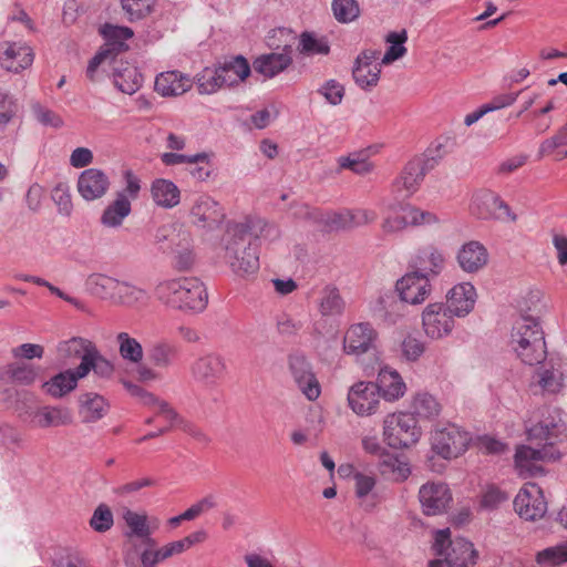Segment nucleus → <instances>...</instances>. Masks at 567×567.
Instances as JSON below:
<instances>
[{
    "label": "nucleus",
    "instance_id": "nucleus-20",
    "mask_svg": "<svg viewBox=\"0 0 567 567\" xmlns=\"http://www.w3.org/2000/svg\"><path fill=\"white\" fill-rule=\"evenodd\" d=\"M34 53L25 44L6 41L0 44V65L7 71L19 73L32 65Z\"/></svg>",
    "mask_w": 567,
    "mask_h": 567
},
{
    "label": "nucleus",
    "instance_id": "nucleus-62",
    "mask_svg": "<svg viewBox=\"0 0 567 567\" xmlns=\"http://www.w3.org/2000/svg\"><path fill=\"white\" fill-rule=\"evenodd\" d=\"M92 371L100 378L111 379L114 373V364L106 359L100 350L95 347L92 353H90Z\"/></svg>",
    "mask_w": 567,
    "mask_h": 567
},
{
    "label": "nucleus",
    "instance_id": "nucleus-50",
    "mask_svg": "<svg viewBox=\"0 0 567 567\" xmlns=\"http://www.w3.org/2000/svg\"><path fill=\"white\" fill-rule=\"evenodd\" d=\"M408 40L405 29L400 32H390L385 37V41L391 45L386 49L382 59V64H391L392 62L403 58L406 54V48L403 45Z\"/></svg>",
    "mask_w": 567,
    "mask_h": 567
},
{
    "label": "nucleus",
    "instance_id": "nucleus-44",
    "mask_svg": "<svg viewBox=\"0 0 567 567\" xmlns=\"http://www.w3.org/2000/svg\"><path fill=\"white\" fill-rule=\"evenodd\" d=\"M217 70L220 75H224L225 79L231 80L230 82H226V86H231L237 84L239 81L245 80L250 74V66L247 60L238 55L233 58L229 61L217 66Z\"/></svg>",
    "mask_w": 567,
    "mask_h": 567
},
{
    "label": "nucleus",
    "instance_id": "nucleus-29",
    "mask_svg": "<svg viewBox=\"0 0 567 567\" xmlns=\"http://www.w3.org/2000/svg\"><path fill=\"white\" fill-rule=\"evenodd\" d=\"M101 32L105 43L100 50L109 58H114L126 51L128 49L126 40L131 39L134 34L133 30L127 27H117L109 23L104 24Z\"/></svg>",
    "mask_w": 567,
    "mask_h": 567
},
{
    "label": "nucleus",
    "instance_id": "nucleus-9",
    "mask_svg": "<svg viewBox=\"0 0 567 567\" xmlns=\"http://www.w3.org/2000/svg\"><path fill=\"white\" fill-rule=\"evenodd\" d=\"M440 147L441 145L437 146L435 151L436 154L432 155L431 157L425 159L415 157L408 162V164L402 169L401 175L395 179L393 184L396 192L404 190L406 193L405 196H410L417 190L426 173L433 169L442 158Z\"/></svg>",
    "mask_w": 567,
    "mask_h": 567
},
{
    "label": "nucleus",
    "instance_id": "nucleus-51",
    "mask_svg": "<svg viewBox=\"0 0 567 567\" xmlns=\"http://www.w3.org/2000/svg\"><path fill=\"white\" fill-rule=\"evenodd\" d=\"M535 559L538 565L546 567H557L567 563V542L538 551Z\"/></svg>",
    "mask_w": 567,
    "mask_h": 567
},
{
    "label": "nucleus",
    "instance_id": "nucleus-54",
    "mask_svg": "<svg viewBox=\"0 0 567 567\" xmlns=\"http://www.w3.org/2000/svg\"><path fill=\"white\" fill-rule=\"evenodd\" d=\"M381 74L380 64H374L373 68L354 64L352 69V78L358 86L362 90H371L377 86Z\"/></svg>",
    "mask_w": 567,
    "mask_h": 567
},
{
    "label": "nucleus",
    "instance_id": "nucleus-6",
    "mask_svg": "<svg viewBox=\"0 0 567 567\" xmlns=\"http://www.w3.org/2000/svg\"><path fill=\"white\" fill-rule=\"evenodd\" d=\"M421 434V427L411 413L389 414L383 421V439L392 449H408L417 443Z\"/></svg>",
    "mask_w": 567,
    "mask_h": 567
},
{
    "label": "nucleus",
    "instance_id": "nucleus-43",
    "mask_svg": "<svg viewBox=\"0 0 567 567\" xmlns=\"http://www.w3.org/2000/svg\"><path fill=\"white\" fill-rule=\"evenodd\" d=\"M123 518L128 526L131 533L128 537H136L137 543L148 544L150 546H156V542L151 537V529L147 525V518L145 515L137 514L133 511L127 509L123 514Z\"/></svg>",
    "mask_w": 567,
    "mask_h": 567
},
{
    "label": "nucleus",
    "instance_id": "nucleus-41",
    "mask_svg": "<svg viewBox=\"0 0 567 567\" xmlns=\"http://www.w3.org/2000/svg\"><path fill=\"white\" fill-rule=\"evenodd\" d=\"M178 348L168 341H157L147 351L150 362L159 369L171 368L178 359Z\"/></svg>",
    "mask_w": 567,
    "mask_h": 567
},
{
    "label": "nucleus",
    "instance_id": "nucleus-5",
    "mask_svg": "<svg viewBox=\"0 0 567 567\" xmlns=\"http://www.w3.org/2000/svg\"><path fill=\"white\" fill-rule=\"evenodd\" d=\"M433 549L437 556H445L450 567H473L478 554L473 544L465 538L451 539L450 528L435 533Z\"/></svg>",
    "mask_w": 567,
    "mask_h": 567
},
{
    "label": "nucleus",
    "instance_id": "nucleus-4",
    "mask_svg": "<svg viewBox=\"0 0 567 567\" xmlns=\"http://www.w3.org/2000/svg\"><path fill=\"white\" fill-rule=\"evenodd\" d=\"M225 247V260L234 274L240 277L254 275L259 269V251L249 238L228 234Z\"/></svg>",
    "mask_w": 567,
    "mask_h": 567
},
{
    "label": "nucleus",
    "instance_id": "nucleus-55",
    "mask_svg": "<svg viewBox=\"0 0 567 567\" xmlns=\"http://www.w3.org/2000/svg\"><path fill=\"white\" fill-rule=\"evenodd\" d=\"M332 12L340 23H350L360 17V6L357 0H332Z\"/></svg>",
    "mask_w": 567,
    "mask_h": 567
},
{
    "label": "nucleus",
    "instance_id": "nucleus-19",
    "mask_svg": "<svg viewBox=\"0 0 567 567\" xmlns=\"http://www.w3.org/2000/svg\"><path fill=\"white\" fill-rule=\"evenodd\" d=\"M227 233L249 238L251 241L258 239L274 241L280 236L279 228L275 224L259 217H249L244 223L234 224L228 227Z\"/></svg>",
    "mask_w": 567,
    "mask_h": 567
},
{
    "label": "nucleus",
    "instance_id": "nucleus-56",
    "mask_svg": "<svg viewBox=\"0 0 567 567\" xmlns=\"http://www.w3.org/2000/svg\"><path fill=\"white\" fill-rule=\"evenodd\" d=\"M299 49L301 53L307 55H327L330 52L329 42L324 37L317 38L309 32H303L300 35Z\"/></svg>",
    "mask_w": 567,
    "mask_h": 567
},
{
    "label": "nucleus",
    "instance_id": "nucleus-37",
    "mask_svg": "<svg viewBox=\"0 0 567 567\" xmlns=\"http://www.w3.org/2000/svg\"><path fill=\"white\" fill-rule=\"evenodd\" d=\"M95 344L85 338L73 337L69 340L59 342L56 346V352L59 359L63 361H71L81 359L85 355H90L95 349Z\"/></svg>",
    "mask_w": 567,
    "mask_h": 567
},
{
    "label": "nucleus",
    "instance_id": "nucleus-10",
    "mask_svg": "<svg viewBox=\"0 0 567 567\" xmlns=\"http://www.w3.org/2000/svg\"><path fill=\"white\" fill-rule=\"evenodd\" d=\"M192 377L205 388H216L227 373V363L223 355L210 352L197 358L190 367Z\"/></svg>",
    "mask_w": 567,
    "mask_h": 567
},
{
    "label": "nucleus",
    "instance_id": "nucleus-57",
    "mask_svg": "<svg viewBox=\"0 0 567 567\" xmlns=\"http://www.w3.org/2000/svg\"><path fill=\"white\" fill-rule=\"evenodd\" d=\"M154 0H121L123 11L131 22L144 19L153 12Z\"/></svg>",
    "mask_w": 567,
    "mask_h": 567
},
{
    "label": "nucleus",
    "instance_id": "nucleus-33",
    "mask_svg": "<svg viewBox=\"0 0 567 567\" xmlns=\"http://www.w3.org/2000/svg\"><path fill=\"white\" fill-rule=\"evenodd\" d=\"M113 81L121 92L132 95L142 86L143 76L136 66L121 63V66L114 68Z\"/></svg>",
    "mask_w": 567,
    "mask_h": 567
},
{
    "label": "nucleus",
    "instance_id": "nucleus-64",
    "mask_svg": "<svg viewBox=\"0 0 567 567\" xmlns=\"http://www.w3.org/2000/svg\"><path fill=\"white\" fill-rule=\"evenodd\" d=\"M508 499V495L498 487L491 485L482 494L481 506L484 509H496L502 503Z\"/></svg>",
    "mask_w": 567,
    "mask_h": 567
},
{
    "label": "nucleus",
    "instance_id": "nucleus-47",
    "mask_svg": "<svg viewBox=\"0 0 567 567\" xmlns=\"http://www.w3.org/2000/svg\"><path fill=\"white\" fill-rule=\"evenodd\" d=\"M116 343L123 360L131 363H140L143 360L142 344L127 332H120L116 336Z\"/></svg>",
    "mask_w": 567,
    "mask_h": 567
},
{
    "label": "nucleus",
    "instance_id": "nucleus-2",
    "mask_svg": "<svg viewBox=\"0 0 567 567\" xmlns=\"http://www.w3.org/2000/svg\"><path fill=\"white\" fill-rule=\"evenodd\" d=\"M156 298L166 306L184 311H203L208 301L204 284L195 277H181L159 282Z\"/></svg>",
    "mask_w": 567,
    "mask_h": 567
},
{
    "label": "nucleus",
    "instance_id": "nucleus-35",
    "mask_svg": "<svg viewBox=\"0 0 567 567\" xmlns=\"http://www.w3.org/2000/svg\"><path fill=\"white\" fill-rule=\"evenodd\" d=\"M130 543L133 550H128L124 557L127 567H137L136 558L138 555L143 567H155L157 563L164 560L161 556V548L156 549V546L137 543L136 540H130Z\"/></svg>",
    "mask_w": 567,
    "mask_h": 567
},
{
    "label": "nucleus",
    "instance_id": "nucleus-8",
    "mask_svg": "<svg viewBox=\"0 0 567 567\" xmlns=\"http://www.w3.org/2000/svg\"><path fill=\"white\" fill-rule=\"evenodd\" d=\"M432 450L445 460L463 454L472 440L471 434L456 424H446L432 433Z\"/></svg>",
    "mask_w": 567,
    "mask_h": 567
},
{
    "label": "nucleus",
    "instance_id": "nucleus-32",
    "mask_svg": "<svg viewBox=\"0 0 567 567\" xmlns=\"http://www.w3.org/2000/svg\"><path fill=\"white\" fill-rule=\"evenodd\" d=\"M379 394L388 400L394 401L403 396L406 390L405 383L401 375L392 369H381L378 375Z\"/></svg>",
    "mask_w": 567,
    "mask_h": 567
},
{
    "label": "nucleus",
    "instance_id": "nucleus-45",
    "mask_svg": "<svg viewBox=\"0 0 567 567\" xmlns=\"http://www.w3.org/2000/svg\"><path fill=\"white\" fill-rule=\"evenodd\" d=\"M42 390L54 399H61L76 389L73 375L62 371L42 383Z\"/></svg>",
    "mask_w": 567,
    "mask_h": 567
},
{
    "label": "nucleus",
    "instance_id": "nucleus-3",
    "mask_svg": "<svg viewBox=\"0 0 567 567\" xmlns=\"http://www.w3.org/2000/svg\"><path fill=\"white\" fill-rule=\"evenodd\" d=\"M511 342L517 355L526 364L534 365L546 358L544 331L533 317H522L515 322Z\"/></svg>",
    "mask_w": 567,
    "mask_h": 567
},
{
    "label": "nucleus",
    "instance_id": "nucleus-46",
    "mask_svg": "<svg viewBox=\"0 0 567 567\" xmlns=\"http://www.w3.org/2000/svg\"><path fill=\"white\" fill-rule=\"evenodd\" d=\"M230 81L229 79H225L224 75H220L217 68H205L195 78V83L200 94H213L226 86L225 83Z\"/></svg>",
    "mask_w": 567,
    "mask_h": 567
},
{
    "label": "nucleus",
    "instance_id": "nucleus-53",
    "mask_svg": "<svg viewBox=\"0 0 567 567\" xmlns=\"http://www.w3.org/2000/svg\"><path fill=\"white\" fill-rule=\"evenodd\" d=\"M337 162L338 173L342 169H349L354 174L364 176L370 174L374 168L373 164L364 158L360 153H352L348 156H340Z\"/></svg>",
    "mask_w": 567,
    "mask_h": 567
},
{
    "label": "nucleus",
    "instance_id": "nucleus-12",
    "mask_svg": "<svg viewBox=\"0 0 567 567\" xmlns=\"http://www.w3.org/2000/svg\"><path fill=\"white\" fill-rule=\"evenodd\" d=\"M514 507L517 514L526 520L542 518L547 512V502L542 488L529 483L523 487L514 499Z\"/></svg>",
    "mask_w": 567,
    "mask_h": 567
},
{
    "label": "nucleus",
    "instance_id": "nucleus-60",
    "mask_svg": "<svg viewBox=\"0 0 567 567\" xmlns=\"http://www.w3.org/2000/svg\"><path fill=\"white\" fill-rule=\"evenodd\" d=\"M51 196L58 206L59 213L64 216H70L73 209V205L69 187L64 184H59L52 189Z\"/></svg>",
    "mask_w": 567,
    "mask_h": 567
},
{
    "label": "nucleus",
    "instance_id": "nucleus-61",
    "mask_svg": "<svg viewBox=\"0 0 567 567\" xmlns=\"http://www.w3.org/2000/svg\"><path fill=\"white\" fill-rule=\"evenodd\" d=\"M187 234L186 231H176L171 226H162L156 230L155 234V244L159 245V248L164 252H169L167 247L175 246L179 238H183V235Z\"/></svg>",
    "mask_w": 567,
    "mask_h": 567
},
{
    "label": "nucleus",
    "instance_id": "nucleus-36",
    "mask_svg": "<svg viewBox=\"0 0 567 567\" xmlns=\"http://www.w3.org/2000/svg\"><path fill=\"white\" fill-rule=\"evenodd\" d=\"M40 367L27 362H13L7 364L0 372V379L7 377L12 382L20 385H32L40 375Z\"/></svg>",
    "mask_w": 567,
    "mask_h": 567
},
{
    "label": "nucleus",
    "instance_id": "nucleus-38",
    "mask_svg": "<svg viewBox=\"0 0 567 567\" xmlns=\"http://www.w3.org/2000/svg\"><path fill=\"white\" fill-rule=\"evenodd\" d=\"M38 426L42 429L51 426L69 425L73 422V415L66 406H42L34 413Z\"/></svg>",
    "mask_w": 567,
    "mask_h": 567
},
{
    "label": "nucleus",
    "instance_id": "nucleus-17",
    "mask_svg": "<svg viewBox=\"0 0 567 567\" xmlns=\"http://www.w3.org/2000/svg\"><path fill=\"white\" fill-rule=\"evenodd\" d=\"M378 332L369 322L352 324L346 332L343 349L348 354L361 355L375 350Z\"/></svg>",
    "mask_w": 567,
    "mask_h": 567
},
{
    "label": "nucleus",
    "instance_id": "nucleus-11",
    "mask_svg": "<svg viewBox=\"0 0 567 567\" xmlns=\"http://www.w3.org/2000/svg\"><path fill=\"white\" fill-rule=\"evenodd\" d=\"M422 326L431 339L449 336L455 326V317L446 310L443 302L429 303L422 312Z\"/></svg>",
    "mask_w": 567,
    "mask_h": 567
},
{
    "label": "nucleus",
    "instance_id": "nucleus-25",
    "mask_svg": "<svg viewBox=\"0 0 567 567\" xmlns=\"http://www.w3.org/2000/svg\"><path fill=\"white\" fill-rule=\"evenodd\" d=\"M406 305L408 303L394 292L385 293L380 296L372 305V317L383 323L394 324L404 316Z\"/></svg>",
    "mask_w": 567,
    "mask_h": 567
},
{
    "label": "nucleus",
    "instance_id": "nucleus-63",
    "mask_svg": "<svg viewBox=\"0 0 567 567\" xmlns=\"http://www.w3.org/2000/svg\"><path fill=\"white\" fill-rule=\"evenodd\" d=\"M347 209L340 212L321 213L320 224L328 230H349Z\"/></svg>",
    "mask_w": 567,
    "mask_h": 567
},
{
    "label": "nucleus",
    "instance_id": "nucleus-15",
    "mask_svg": "<svg viewBox=\"0 0 567 567\" xmlns=\"http://www.w3.org/2000/svg\"><path fill=\"white\" fill-rule=\"evenodd\" d=\"M348 403L360 416L375 413L380 403L379 386L374 382L364 381L353 384L348 393Z\"/></svg>",
    "mask_w": 567,
    "mask_h": 567
},
{
    "label": "nucleus",
    "instance_id": "nucleus-58",
    "mask_svg": "<svg viewBox=\"0 0 567 567\" xmlns=\"http://www.w3.org/2000/svg\"><path fill=\"white\" fill-rule=\"evenodd\" d=\"M380 468L382 474H396L398 478L405 480L410 474V467L408 463L402 462L399 457L384 452L381 455Z\"/></svg>",
    "mask_w": 567,
    "mask_h": 567
},
{
    "label": "nucleus",
    "instance_id": "nucleus-21",
    "mask_svg": "<svg viewBox=\"0 0 567 567\" xmlns=\"http://www.w3.org/2000/svg\"><path fill=\"white\" fill-rule=\"evenodd\" d=\"M489 259L487 248L477 240L463 244L456 252L458 267L466 274L473 275L483 270Z\"/></svg>",
    "mask_w": 567,
    "mask_h": 567
},
{
    "label": "nucleus",
    "instance_id": "nucleus-30",
    "mask_svg": "<svg viewBox=\"0 0 567 567\" xmlns=\"http://www.w3.org/2000/svg\"><path fill=\"white\" fill-rule=\"evenodd\" d=\"M107 401L97 393L87 392L79 398V414L83 423H95L109 411Z\"/></svg>",
    "mask_w": 567,
    "mask_h": 567
},
{
    "label": "nucleus",
    "instance_id": "nucleus-40",
    "mask_svg": "<svg viewBox=\"0 0 567 567\" xmlns=\"http://www.w3.org/2000/svg\"><path fill=\"white\" fill-rule=\"evenodd\" d=\"M151 193L154 202L164 208H173L178 205L181 200L178 187L168 179H155L152 184Z\"/></svg>",
    "mask_w": 567,
    "mask_h": 567
},
{
    "label": "nucleus",
    "instance_id": "nucleus-13",
    "mask_svg": "<svg viewBox=\"0 0 567 567\" xmlns=\"http://www.w3.org/2000/svg\"><path fill=\"white\" fill-rule=\"evenodd\" d=\"M471 213L480 219H516L508 205L491 190H481L473 196Z\"/></svg>",
    "mask_w": 567,
    "mask_h": 567
},
{
    "label": "nucleus",
    "instance_id": "nucleus-14",
    "mask_svg": "<svg viewBox=\"0 0 567 567\" xmlns=\"http://www.w3.org/2000/svg\"><path fill=\"white\" fill-rule=\"evenodd\" d=\"M419 501L423 514L435 516L447 511L453 497L446 484L427 482L420 487Z\"/></svg>",
    "mask_w": 567,
    "mask_h": 567
},
{
    "label": "nucleus",
    "instance_id": "nucleus-59",
    "mask_svg": "<svg viewBox=\"0 0 567 567\" xmlns=\"http://www.w3.org/2000/svg\"><path fill=\"white\" fill-rule=\"evenodd\" d=\"M114 517L111 508L105 504H100L93 512L90 519V526L97 533H105L112 528Z\"/></svg>",
    "mask_w": 567,
    "mask_h": 567
},
{
    "label": "nucleus",
    "instance_id": "nucleus-7",
    "mask_svg": "<svg viewBox=\"0 0 567 567\" xmlns=\"http://www.w3.org/2000/svg\"><path fill=\"white\" fill-rule=\"evenodd\" d=\"M439 218L431 212L421 210L410 204H398L388 207V212L381 224L385 235H394L409 226L431 225Z\"/></svg>",
    "mask_w": 567,
    "mask_h": 567
},
{
    "label": "nucleus",
    "instance_id": "nucleus-49",
    "mask_svg": "<svg viewBox=\"0 0 567 567\" xmlns=\"http://www.w3.org/2000/svg\"><path fill=\"white\" fill-rule=\"evenodd\" d=\"M413 415L421 419H433L440 414L441 405L436 399L429 393H417L412 402Z\"/></svg>",
    "mask_w": 567,
    "mask_h": 567
},
{
    "label": "nucleus",
    "instance_id": "nucleus-48",
    "mask_svg": "<svg viewBox=\"0 0 567 567\" xmlns=\"http://www.w3.org/2000/svg\"><path fill=\"white\" fill-rule=\"evenodd\" d=\"M167 249L171 254L175 255V267L178 270H187L193 266L195 256L190 249V237L188 233L184 234L183 238H179V241H177L175 246H169Z\"/></svg>",
    "mask_w": 567,
    "mask_h": 567
},
{
    "label": "nucleus",
    "instance_id": "nucleus-24",
    "mask_svg": "<svg viewBox=\"0 0 567 567\" xmlns=\"http://www.w3.org/2000/svg\"><path fill=\"white\" fill-rule=\"evenodd\" d=\"M107 175L99 168H87L78 178V192L83 199L90 202L103 197L110 188Z\"/></svg>",
    "mask_w": 567,
    "mask_h": 567
},
{
    "label": "nucleus",
    "instance_id": "nucleus-42",
    "mask_svg": "<svg viewBox=\"0 0 567 567\" xmlns=\"http://www.w3.org/2000/svg\"><path fill=\"white\" fill-rule=\"evenodd\" d=\"M150 299L148 292L128 281L118 280L116 293L114 297V305L135 307L137 305H145Z\"/></svg>",
    "mask_w": 567,
    "mask_h": 567
},
{
    "label": "nucleus",
    "instance_id": "nucleus-34",
    "mask_svg": "<svg viewBox=\"0 0 567 567\" xmlns=\"http://www.w3.org/2000/svg\"><path fill=\"white\" fill-rule=\"evenodd\" d=\"M131 212L132 205L125 194H116L115 199L104 208L101 215V224L107 228H117Z\"/></svg>",
    "mask_w": 567,
    "mask_h": 567
},
{
    "label": "nucleus",
    "instance_id": "nucleus-27",
    "mask_svg": "<svg viewBox=\"0 0 567 567\" xmlns=\"http://www.w3.org/2000/svg\"><path fill=\"white\" fill-rule=\"evenodd\" d=\"M192 84L188 75L179 71H166L156 76L154 89L163 96H177L187 92Z\"/></svg>",
    "mask_w": 567,
    "mask_h": 567
},
{
    "label": "nucleus",
    "instance_id": "nucleus-1",
    "mask_svg": "<svg viewBox=\"0 0 567 567\" xmlns=\"http://www.w3.org/2000/svg\"><path fill=\"white\" fill-rule=\"evenodd\" d=\"M566 425L558 413L549 414L527 430L528 441L535 447L522 445L516 450L515 464L522 476H537L544 473L537 462H555L561 454L557 442L565 435Z\"/></svg>",
    "mask_w": 567,
    "mask_h": 567
},
{
    "label": "nucleus",
    "instance_id": "nucleus-23",
    "mask_svg": "<svg viewBox=\"0 0 567 567\" xmlns=\"http://www.w3.org/2000/svg\"><path fill=\"white\" fill-rule=\"evenodd\" d=\"M190 215L195 225L214 229L225 219L223 207L209 196H200L194 203Z\"/></svg>",
    "mask_w": 567,
    "mask_h": 567
},
{
    "label": "nucleus",
    "instance_id": "nucleus-18",
    "mask_svg": "<svg viewBox=\"0 0 567 567\" xmlns=\"http://www.w3.org/2000/svg\"><path fill=\"white\" fill-rule=\"evenodd\" d=\"M289 368L298 388L306 398L310 401L318 399L321 392L320 384L309 361L301 354H293L289 357Z\"/></svg>",
    "mask_w": 567,
    "mask_h": 567
},
{
    "label": "nucleus",
    "instance_id": "nucleus-16",
    "mask_svg": "<svg viewBox=\"0 0 567 567\" xmlns=\"http://www.w3.org/2000/svg\"><path fill=\"white\" fill-rule=\"evenodd\" d=\"M430 277L422 272H408L395 284V292L409 305H420L431 293Z\"/></svg>",
    "mask_w": 567,
    "mask_h": 567
},
{
    "label": "nucleus",
    "instance_id": "nucleus-52",
    "mask_svg": "<svg viewBox=\"0 0 567 567\" xmlns=\"http://www.w3.org/2000/svg\"><path fill=\"white\" fill-rule=\"evenodd\" d=\"M346 307L339 290L336 287H326L322 290L320 312L322 316H339Z\"/></svg>",
    "mask_w": 567,
    "mask_h": 567
},
{
    "label": "nucleus",
    "instance_id": "nucleus-28",
    "mask_svg": "<svg viewBox=\"0 0 567 567\" xmlns=\"http://www.w3.org/2000/svg\"><path fill=\"white\" fill-rule=\"evenodd\" d=\"M290 53L291 48L286 45L281 53L262 54L255 59L254 70L266 78H274L292 63Z\"/></svg>",
    "mask_w": 567,
    "mask_h": 567
},
{
    "label": "nucleus",
    "instance_id": "nucleus-26",
    "mask_svg": "<svg viewBox=\"0 0 567 567\" xmlns=\"http://www.w3.org/2000/svg\"><path fill=\"white\" fill-rule=\"evenodd\" d=\"M410 266L413 272H422L430 277V280L436 278L445 266V257L434 246H426L417 250L412 258Z\"/></svg>",
    "mask_w": 567,
    "mask_h": 567
},
{
    "label": "nucleus",
    "instance_id": "nucleus-39",
    "mask_svg": "<svg viewBox=\"0 0 567 567\" xmlns=\"http://www.w3.org/2000/svg\"><path fill=\"white\" fill-rule=\"evenodd\" d=\"M118 279L104 275L91 274L85 280V287L91 295L113 303Z\"/></svg>",
    "mask_w": 567,
    "mask_h": 567
},
{
    "label": "nucleus",
    "instance_id": "nucleus-22",
    "mask_svg": "<svg viewBox=\"0 0 567 567\" xmlns=\"http://www.w3.org/2000/svg\"><path fill=\"white\" fill-rule=\"evenodd\" d=\"M476 301V290L470 282L455 285L446 295L443 306L454 317H466L473 309Z\"/></svg>",
    "mask_w": 567,
    "mask_h": 567
},
{
    "label": "nucleus",
    "instance_id": "nucleus-31",
    "mask_svg": "<svg viewBox=\"0 0 567 567\" xmlns=\"http://www.w3.org/2000/svg\"><path fill=\"white\" fill-rule=\"evenodd\" d=\"M565 364L557 363L544 364L536 372L537 383L546 393H558L565 385Z\"/></svg>",
    "mask_w": 567,
    "mask_h": 567
}]
</instances>
